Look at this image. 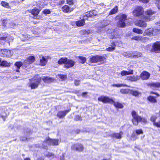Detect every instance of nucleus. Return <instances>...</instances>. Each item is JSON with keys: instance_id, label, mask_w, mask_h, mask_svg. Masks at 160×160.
<instances>
[{"instance_id": "f257e3e1", "label": "nucleus", "mask_w": 160, "mask_h": 160, "mask_svg": "<svg viewBox=\"0 0 160 160\" xmlns=\"http://www.w3.org/2000/svg\"><path fill=\"white\" fill-rule=\"evenodd\" d=\"M155 13V12L152 11H133V12L135 16L143 18L146 21H150V16Z\"/></svg>"}, {"instance_id": "f03ea898", "label": "nucleus", "mask_w": 160, "mask_h": 160, "mask_svg": "<svg viewBox=\"0 0 160 160\" xmlns=\"http://www.w3.org/2000/svg\"><path fill=\"white\" fill-rule=\"evenodd\" d=\"M131 115L132 117V121L134 125H138L139 122H142L144 124L147 122V120L145 118L139 116L135 111H132V112Z\"/></svg>"}, {"instance_id": "7ed1b4c3", "label": "nucleus", "mask_w": 160, "mask_h": 160, "mask_svg": "<svg viewBox=\"0 0 160 160\" xmlns=\"http://www.w3.org/2000/svg\"><path fill=\"white\" fill-rule=\"evenodd\" d=\"M58 140L57 139H52L48 137L42 144V147L45 149H46L48 145L55 146L58 145Z\"/></svg>"}, {"instance_id": "20e7f679", "label": "nucleus", "mask_w": 160, "mask_h": 160, "mask_svg": "<svg viewBox=\"0 0 160 160\" xmlns=\"http://www.w3.org/2000/svg\"><path fill=\"white\" fill-rule=\"evenodd\" d=\"M160 32V29H154L150 28L146 30L143 34V36L147 35L150 36L156 35Z\"/></svg>"}, {"instance_id": "39448f33", "label": "nucleus", "mask_w": 160, "mask_h": 160, "mask_svg": "<svg viewBox=\"0 0 160 160\" xmlns=\"http://www.w3.org/2000/svg\"><path fill=\"white\" fill-rule=\"evenodd\" d=\"M119 21L117 23L118 27H124L125 25V21L126 19V16L124 14L120 15L118 16Z\"/></svg>"}, {"instance_id": "423d86ee", "label": "nucleus", "mask_w": 160, "mask_h": 160, "mask_svg": "<svg viewBox=\"0 0 160 160\" xmlns=\"http://www.w3.org/2000/svg\"><path fill=\"white\" fill-rule=\"evenodd\" d=\"M58 62L60 65L64 64V67L67 68L70 67V60L66 58H61L58 61Z\"/></svg>"}, {"instance_id": "0eeeda50", "label": "nucleus", "mask_w": 160, "mask_h": 160, "mask_svg": "<svg viewBox=\"0 0 160 160\" xmlns=\"http://www.w3.org/2000/svg\"><path fill=\"white\" fill-rule=\"evenodd\" d=\"M105 58L102 56L97 55L92 57L90 58V61L92 63H96L99 62L104 61Z\"/></svg>"}, {"instance_id": "6e6552de", "label": "nucleus", "mask_w": 160, "mask_h": 160, "mask_svg": "<svg viewBox=\"0 0 160 160\" xmlns=\"http://www.w3.org/2000/svg\"><path fill=\"white\" fill-rule=\"evenodd\" d=\"M98 100L104 103H110L112 104L113 100L108 97L102 96L98 98Z\"/></svg>"}, {"instance_id": "1a4fd4ad", "label": "nucleus", "mask_w": 160, "mask_h": 160, "mask_svg": "<svg viewBox=\"0 0 160 160\" xmlns=\"http://www.w3.org/2000/svg\"><path fill=\"white\" fill-rule=\"evenodd\" d=\"M38 77V76L35 78L34 79V82H31L29 85V86L31 87V89H34L38 87L41 80L40 77Z\"/></svg>"}, {"instance_id": "9d476101", "label": "nucleus", "mask_w": 160, "mask_h": 160, "mask_svg": "<svg viewBox=\"0 0 160 160\" xmlns=\"http://www.w3.org/2000/svg\"><path fill=\"white\" fill-rule=\"evenodd\" d=\"M110 22L108 21H103L102 22L98 23V25H97L98 28H99L97 31L98 32L100 33L102 31H101V29H102L107 25H109Z\"/></svg>"}, {"instance_id": "9b49d317", "label": "nucleus", "mask_w": 160, "mask_h": 160, "mask_svg": "<svg viewBox=\"0 0 160 160\" xmlns=\"http://www.w3.org/2000/svg\"><path fill=\"white\" fill-rule=\"evenodd\" d=\"M11 51L9 50L1 49H0V56L4 57L5 55L6 57L11 56Z\"/></svg>"}, {"instance_id": "f8f14e48", "label": "nucleus", "mask_w": 160, "mask_h": 160, "mask_svg": "<svg viewBox=\"0 0 160 160\" xmlns=\"http://www.w3.org/2000/svg\"><path fill=\"white\" fill-rule=\"evenodd\" d=\"M152 49L156 52H160V43L156 42L154 43L152 46Z\"/></svg>"}, {"instance_id": "ddd939ff", "label": "nucleus", "mask_w": 160, "mask_h": 160, "mask_svg": "<svg viewBox=\"0 0 160 160\" xmlns=\"http://www.w3.org/2000/svg\"><path fill=\"white\" fill-rule=\"evenodd\" d=\"M107 32L108 34H109V37L111 39L117 37V32L114 31L113 29H108L107 30Z\"/></svg>"}, {"instance_id": "4468645a", "label": "nucleus", "mask_w": 160, "mask_h": 160, "mask_svg": "<svg viewBox=\"0 0 160 160\" xmlns=\"http://www.w3.org/2000/svg\"><path fill=\"white\" fill-rule=\"evenodd\" d=\"M72 148L78 152H81L83 150L84 148L82 144L78 143L73 145L72 147Z\"/></svg>"}, {"instance_id": "2eb2a0df", "label": "nucleus", "mask_w": 160, "mask_h": 160, "mask_svg": "<svg viewBox=\"0 0 160 160\" xmlns=\"http://www.w3.org/2000/svg\"><path fill=\"white\" fill-rule=\"evenodd\" d=\"M150 74L147 72L144 71L140 74V77L142 80H147L150 77Z\"/></svg>"}, {"instance_id": "dca6fc26", "label": "nucleus", "mask_w": 160, "mask_h": 160, "mask_svg": "<svg viewBox=\"0 0 160 160\" xmlns=\"http://www.w3.org/2000/svg\"><path fill=\"white\" fill-rule=\"evenodd\" d=\"M69 110H66L58 112L57 114V116L59 118H62L64 117L66 114L69 112Z\"/></svg>"}, {"instance_id": "f3484780", "label": "nucleus", "mask_w": 160, "mask_h": 160, "mask_svg": "<svg viewBox=\"0 0 160 160\" xmlns=\"http://www.w3.org/2000/svg\"><path fill=\"white\" fill-rule=\"evenodd\" d=\"M135 24L139 27H146L147 26V23L144 21L142 20H138L136 21Z\"/></svg>"}, {"instance_id": "a211bd4d", "label": "nucleus", "mask_w": 160, "mask_h": 160, "mask_svg": "<svg viewBox=\"0 0 160 160\" xmlns=\"http://www.w3.org/2000/svg\"><path fill=\"white\" fill-rule=\"evenodd\" d=\"M85 16H83L82 19V20L78 21L76 22V24L78 27H81L83 26L85 23L84 20L87 19L85 18Z\"/></svg>"}, {"instance_id": "6ab92c4d", "label": "nucleus", "mask_w": 160, "mask_h": 160, "mask_svg": "<svg viewBox=\"0 0 160 160\" xmlns=\"http://www.w3.org/2000/svg\"><path fill=\"white\" fill-rule=\"evenodd\" d=\"M35 58L33 56H31L26 59L24 61V63L26 64H29L34 62Z\"/></svg>"}, {"instance_id": "aec40b11", "label": "nucleus", "mask_w": 160, "mask_h": 160, "mask_svg": "<svg viewBox=\"0 0 160 160\" xmlns=\"http://www.w3.org/2000/svg\"><path fill=\"white\" fill-rule=\"evenodd\" d=\"M42 79L45 83H49L52 82L54 81V79L51 77H46L42 78Z\"/></svg>"}, {"instance_id": "412c9836", "label": "nucleus", "mask_w": 160, "mask_h": 160, "mask_svg": "<svg viewBox=\"0 0 160 160\" xmlns=\"http://www.w3.org/2000/svg\"><path fill=\"white\" fill-rule=\"evenodd\" d=\"M97 14L96 11H90L89 12H87L85 14V18L87 17H91L93 16H95Z\"/></svg>"}, {"instance_id": "4be33fe9", "label": "nucleus", "mask_w": 160, "mask_h": 160, "mask_svg": "<svg viewBox=\"0 0 160 160\" xmlns=\"http://www.w3.org/2000/svg\"><path fill=\"white\" fill-rule=\"evenodd\" d=\"M133 71L132 70H129L128 71L123 70L121 72V74L122 76H125L133 74Z\"/></svg>"}, {"instance_id": "5701e85b", "label": "nucleus", "mask_w": 160, "mask_h": 160, "mask_svg": "<svg viewBox=\"0 0 160 160\" xmlns=\"http://www.w3.org/2000/svg\"><path fill=\"white\" fill-rule=\"evenodd\" d=\"M123 133L122 132H120L119 133H114L111 135V136L112 137H115L117 139L121 138H122V135Z\"/></svg>"}, {"instance_id": "b1692460", "label": "nucleus", "mask_w": 160, "mask_h": 160, "mask_svg": "<svg viewBox=\"0 0 160 160\" xmlns=\"http://www.w3.org/2000/svg\"><path fill=\"white\" fill-rule=\"evenodd\" d=\"M148 85L151 88H160V82H157L155 83H149Z\"/></svg>"}, {"instance_id": "393cba45", "label": "nucleus", "mask_w": 160, "mask_h": 160, "mask_svg": "<svg viewBox=\"0 0 160 160\" xmlns=\"http://www.w3.org/2000/svg\"><path fill=\"white\" fill-rule=\"evenodd\" d=\"M127 79L131 81L134 82L139 80L140 78L139 76L135 77L134 76H129L127 77Z\"/></svg>"}, {"instance_id": "a878e982", "label": "nucleus", "mask_w": 160, "mask_h": 160, "mask_svg": "<svg viewBox=\"0 0 160 160\" xmlns=\"http://www.w3.org/2000/svg\"><path fill=\"white\" fill-rule=\"evenodd\" d=\"M47 60L45 57L42 56L40 59V64L41 66H45L47 62Z\"/></svg>"}, {"instance_id": "bb28decb", "label": "nucleus", "mask_w": 160, "mask_h": 160, "mask_svg": "<svg viewBox=\"0 0 160 160\" xmlns=\"http://www.w3.org/2000/svg\"><path fill=\"white\" fill-rule=\"evenodd\" d=\"M148 100L152 103H155L157 102V100L155 98L152 96H149L148 98Z\"/></svg>"}, {"instance_id": "cd10ccee", "label": "nucleus", "mask_w": 160, "mask_h": 160, "mask_svg": "<svg viewBox=\"0 0 160 160\" xmlns=\"http://www.w3.org/2000/svg\"><path fill=\"white\" fill-rule=\"evenodd\" d=\"M113 104L115 107L116 108H123V106L121 103L118 102H114V100L113 102L112 103V104Z\"/></svg>"}, {"instance_id": "c85d7f7f", "label": "nucleus", "mask_w": 160, "mask_h": 160, "mask_svg": "<svg viewBox=\"0 0 160 160\" xmlns=\"http://www.w3.org/2000/svg\"><path fill=\"white\" fill-rule=\"evenodd\" d=\"M15 67L17 68L16 71L17 72H19V69L22 65V63L21 62H16L15 64Z\"/></svg>"}, {"instance_id": "c756f323", "label": "nucleus", "mask_w": 160, "mask_h": 160, "mask_svg": "<svg viewBox=\"0 0 160 160\" xmlns=\"http://www.w3.org/2000/svg\"><path fill=\"white\" fill-rule=\"evenodd\" d=\"M112 86L113 87H128V86L126 84H114L112 85Z\"/></svg>"}, {"instance_id": "7c9ffc66", "label": "nucleus", "mask_w": 160, "mask_h": 160, "mask_svg": "<svg viewBox=\"0 0 160 160\" xmlns=\"http://www.w3.org/2000/svg\"><path fill=\"white\" fill-rule=\"evenodd\" d=\"M1 5L4 7L7 8H9V3L4 1H2L1 2Z\"/></svg>"}, {"instance_id": "2f4dec72", "label": "nucleus", "mask_w": 160, "mask_h": 160, "mask_svg": "<svg viewBox=\"0 0 160 160\" xmlns=\"http://www.w3.org/2000/svg\"><path fill=\"white\" fill-rule=\"evenodd\" d=\"M133 31L136 33L139 34H142L143 32L142 30L137 28H134L133 29Z\"/></svg>"}, {"instance_id": "473e14b6", "label": "nucleus", "mask_w": 160, "mask_h": 160, "mask_svg": "<svg viewBox=\"0 0 160 160\" xmlns=\"http://www.w3.org/2000/svg\"><path fill=\"white\" fill-rule=\"evenodd\" d=\"M142 55V54L141 53H139V54H138V55H135V56H133L132 55V54L131 53H129V52H128V53H126L125 54V56L127 57H132V56L133 57H140Z\"/></svg>"}, {"instance_id": "72a5a7b5", "label": "nucleus", "mask_w": 160, "mask_h": 160, "mask_svg": "<svg viewBox=\"0 0 160 160\" xmlns=\"http://www.w3.org/2000/svg\"><path fill=\"white\" fill-rule=\"evenodd\" d=\"M0 65L4 67H8L9 66V64L7 61H3L2 62Z\"/></svg>"}, {"instance_id": "f704fd0d", "label": "nucleus", "mask_w": 160, "mask_h": 160, "mask_svg": "<svg viewBox=\"0 0 160 160\" xmlns=\"http://www.w3.org/2000/svg\"><path fill=\"white\" fill-rule=\"evenodd\" d=\"M32 14L33 16V18H37V17L35 18L39 13L40 11H31Z\"/></svg>"}, {"instance_id": "c9c22d12", "label": "nucleus", "mask_w": 160, "mask_h": 160, "mask_svg": "<svg viewBox=\"0 0 160 160\" xmlns=\"http://www.w3.org/2000/svg\"><path fill=\"white\" fill-rule=\"evenodd\" d=\"M115 45L114 44H112L111 47H109L106 49V50L108 51H113L115 48Z\"/></svg>"}, {"instance_id": "e433bc0d", "label": "nucleus", "mask_w": 160, "mask_h": 160, "mask_svg": "<svg viewBox=\"0 0 160 160\" xmlns=\"http://www.w3.org/2000/svg\"><path fill=\"white\" fill-rule=\"evenodd\" d=\"M45 156L50 158H52L55 157V155L52 153L50 152H48L45 155Z\"/></svg>"}, {"instance_id": "4c0bfd02", "label": "nucleus", "mask_w": 160, "mask_h": 160, "mask_svg": "<svg viewBox=\"0 0 160 160\" xmlns=\"http://www.w3.org/2000/svg\"><path fill=\"white\" fill-rule=\"evenodd\" d=\"M142 38V36H136L132 37V39L136 41H141Z\"/></svg>"}, {"instance_id": "58836bf2", "label": "nucleus", "mask_w": 160, "mask_h": 160, "mask_svg": "<svg viewBox=\"0 0 160 160\" xmlns=\"http://www.w3.org/2000/svg\"><path fill=\"white\" fill-rule=\"evenodd\" d=\"M131 93L132 95L136 97L138 96L140 94V93L139 92L136 90L132 91Z\"/></svg>"}, {"instance_id": "ea45409f", "label": "nucleus", "mask_w": 160, "mask_h": 160, "mask_svg": "<svg viewBox=\"0 0 160 160\" xmlns=\"http://www.w3.org/2000/svg\"><path fill=\"white\" fill-rule=\"evenodd\" d=\"M79 58L81 61V62L82 63H84L86 61V59L85 57L80 56L79 57Z\"/></svg>"}, {"instance_id": "a19ab883", "label": "nucleus", "mask_w": 160, "mask_h": 160, "mask_svg": "<svg viewBox=\"0 0 160 160\" xmlns=\"http://www.w3.org/2000/svg\"><path fill=\"white\" fill-rule=\"evenodd\" d=\"M149 39L147 37H143L142 36L141 41L143 42H145L149 40Z\"/></svg>"}, {"instance_id": "79ce46f5", "label": "nucleus", "mask_w": 160, "mask_h": 160, "mask_svg": "<svg viewBox=\"0 0 160 160\" xmlns=\"http://www.w3.org/2000/svg\"><path fill=\"white\" fill-rule=\"evenodd\" d=\"M58 77L62 80H64L66 78V76L63 75H58Z\"/></svg>"}, {"instance_id": "37998d69", "label": "nucleus", "mask_w": 160, "mask_h": 160, "mask_svg": "<svg viewBox=\"0 0 160 160\" xmlns=\"http://www.w3.org/2000/svg\"><path fill=\"white\" fill-rule=\"evenodd\" d=\"M120 92L121 93L126 94L128 92V89H121Z\"/></svg>"}, {"instance_id": "c03bdc74", "label": "nucleus", "mask_w": 160, "mask_h": 160, "mask_svg": "<svg viewBox=\"0 0 160 160\" xmlns=\"http://www.w3.org/2000/svg\"><path fill=\"white\" fill-rule=\"evenodd\" d=\"M156 4L158 9L160 10V0H157L156 2Z\"/></svg>"}, {"instance_id": "a18cd8bd", "label": "nucleus", "mask_w": 160, "mask_h": 160, "mask_svg": "<svg viewBox=\"0 0 160 160\" xmlns=\"http://www.w3.org/2000/svg\"><path fill=\"white\" fill-rule=\"evenodd\" d=\"M136 132L137 135H138L141 134H142L143 132L142 130L140 129L136 130Z\"/></svg>"}, {"instance_id": "49530a36", "label": "nucleus", "mask_w": 160, "mask_h": 160, "mask_svg": "<svg viewBox=\"0 0 160 160\" xmlns=\"http://www.w3.org/2000/svg\"><path fill=\"white\" fill-rule=\"evenodd\" d=\"M153 124L156 127L160 128V121L157 122H154Z\"/></svg>"}, {"instance_id": "de8ad7c7", "label": "nucleus", "mask_w": 160, "mask_h": 160, "mask_svg": "<svg viewBox=\"0 0 160 160\" xmlns=\"http://www.w3.org/2000/svg\"><path fill=\"white\" fill-rule=\"evenodd\" d=\"M75 119L76 121H81L82 120V118L79 115L76 116L75 118Z\"/></svg>"}, {"instance_id": "09e8293b", "label": "nucleus", "mask_w": 160, "mask_h": 160, "mask_svg": "<svg viewBox=\"0 0 160 160\" xmlns=\"http://www.w3.org/2000/svg\"><path fill=\"white\" fill-rule=\"evenodd\" d=\"M63 10H69V7L67 5H65L63 6L62 8Z\"/></svg>"}, {"instance_id": "8fccbe9b", "label": "nucleus", "mask_w": 160, "mask_h": 160, "mask_svg": "<svg viewBox=\"0 0 160 160\" xmlns=\"http://www.w3.org/2000/svg\"><path fill=\"white\" fill-rule=\"evenodd\" d=\"M143 8L142 7L139 6H136L135 10H142Z\"/></svg>"}, {"instance_id": "3c124183", "label": "nucleus", "mask_w": 160, "mask_h": 160, "mask_svg": "<svg viewBox=\"0 0 160 160\" xmlns=\"http://www.w3.org/2000/svg\"><path fill=\"white\" fill-rule=\"evenodd\" d=\"M87 33V31L84 30H82L80 31V33L82 35H84Z\"/></svg>"}, {"instance_id": "603ef678", "label": "nucleus", "mask_w": 160, "mask_h": 160, "mask_svg": "<svg viewBox=\"0 0 160 160\" xmlns=\"http://www.w3.org/2000/svg\"><path fill=\"white\" fill-rule=\"evenodd\" d=\"M156 117L155 116H152L150 120L154 122L156 120Z\"/></svg>"}, {"instance_id": "864d4df0", "label": "nucleus", "mask_w": 160, "mask_h": 160, "mask_svg": "<svg viewBox=\"0 0 160 160\" xmlns=\"http://www.w3.org/2000/svg\"><path fill=\"white\" fill-rule=\"evenodd\" d=\"M7 20H4L2 22V24L3 26L5 27L6 25V23L7 22Z\"/></svg>"}, {"instance_id": "5fc2aeb1", "label": "nucleus", "mask_w": 160, "mask_h": 160, "mask_svg": "<svg viewBox=\"0 0 160 160\" xmlns=\"http://www.w3.org/2000/svg\"><path fill=\"white\" fill-rule=\"evenodd\" d=\"M80 84V81L76 80L74 82V84L76 86H78Z\"/></svg>"}, {"instance_id": "6e6d98bb", "label": "nucleus", "mask_w": 160, "mask_h": 160, "mask_svg": "<svg viewBox=\"0 0 160 160\" xmlns=\"http://www.w3.org/2000/svg\"><path fill=\"white\" fill-rule=\"evenodd\" d=\"M139 1L143 3H147L149 2V0H139Z\"/></svg>"}, {"instance_id": "4d7b16f0", "label": "nucleus", "mask_w": 160, "mask_h": 160, "mask_svg": "<svg viewBox=\"0 0 160 160\" xmlns=\"http://www.w3.org/2000/svg\"><path fill=\"white\" fill-rule=\"evenodd\" d=\"M88 93V92H83L81 94L82 97L85 98L86 97V95Z\"/></svg>"}, {"instance_id": "13d9d810", "label": "nucleus", "mask_w": 160, "mask_h": 160, "mask_svg": "<svg viewBox=\"0 0 160 160\" xmlns=\"http://www.w3.org/2000/svg\"><path fill=\"white\" fill-rule=\"evenodd\" d=\"M42 12L45 14H48L50 13V11H43Z\"/></svg>"}, {"instance_id": "bf43d9fd", "label": "nucleus", "mask_w": 160, "mask_h": 160, "mask_svg": "<svg viewBox=\"0 0 160 160\" xmlns=\"http://www.w3.org/2000/svg\"><path fill=\"white\" fill-rule=\"evenodd\" d=\"M117 12V11H111L109 12V14L112 15L113 14L116 13Z\"/></svg>"}, {"instance_id": "052dcab7", "label": "nucleus", "mask_w": 160, "mask_h": 160, "mask_svg": "<svg viewBox=\"0 0 160 160\" xmlns=\"http://www.w3.org/2000/svg\"><path fill=\"white\" fill-rule=\"evenodd\" d=\"M7 37H2L0 38V39L2 40H6Z\"/></svg>"}, {"instance_id": "680f3d73", "label": "nucleus", "mask_w": 160, "mask_h": 160, "mask_svg": "<svg viewBox=\"0 0 160 160\" xmlns=\"http://www.w3.org/2000/svg\"><path fill=\"white\" fill-rule=\"evenodd\" d=\"M70 2H71V5L72 4H73L74 3H75L76 2V0H71Z\"/></svg>"}, {"instance_id": "e2e57ef3", "label": "nucleus", "mask_w": 160, "mask_h": 160, "mask_svg": "<svg viewBox=\"0 0 160 160\" xmlns=\"http://www.w3.org/2000/svg\"><path fill=\"white\" fill-rule=\"evenodd\" d=\"M75 62L71 60V67L73 66Z\"/></svg>"}, {"instance_id": "0e129e2a", "label": "nucleus", "mask_w": 160, "mask_h": 160, "mask_svg": "<svg viewBox=\"0 0 160 160\" xmlns=\"http://www.w3.org/2000/svg\"><path fill=\"white\" fill-rule=\"evenodd\" d=\"M150 93L151 94H154L155 95H156L157 96V97H158V96H159L160 95H159V94L157 93H156L155 92H150Z\"/></svg>"}, {"instance_id": "69168bd1", "label": "nucleus", "mask_w": 160, "mask_h": 160, "mask_svg": "<svg viewBox=\"0 0 160 160\" xmlns=\"http://www.w3.org/2000/svg\"><path fill=\"white\" fill-rule=\"evenodd\" d=\"M6 116L4 115H2L0 114V117L2 118L4 120V119L6 117Z\"/></svg>"}, {"instance_id": "338daca9", "label": "nucleus", "mask_w": 160, "mask_h": 160, "mask_svg": "<svg viewBox=\"0 0 160 160\" xmlns=\"http://www.w3.org/2000/svg\"><path fill=\"white\" fill-rule=\"evenodd\" d=\"M112 10H118V8L117 6H116Z\"/></svg>"}, {"instance_id": "774afa93", "label": "nucleus", "mask_w": 160, "mask_h": 160, "mask_svg": "<svg viewBox=\"0 0 160 160\" xmlns=\"http://www.w3.org/2000/svg\"><path fill=\"white\" fill-rule=\"evenodd\" d=\"M156 24L158 26H160V21L156 22Z\"/></svg>"}]
</instances>
